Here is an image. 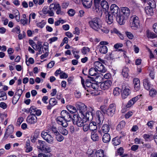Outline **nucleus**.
I'll list each match as a JSON object with an SVG mask.
<instances>
[{"label": "nucleus", "instance_id": "obj_1", "mask_svg": "<svg viewBox=\"0 0 157 157\" xmlns=\"http://www.w3.org/2000/svg\"><path fill=\"white\" fill-rule=\"evenodd\" d=\"M100 19L96 17L92 19L89 22L90 27L94 30L98 31L100 29L101 25L100 24Z\"/></svg>", "mask_w": 157, "mask_h": 157}, {"label": "nucleus", "instance_id": "obj_2", "mask_svg": "<svg viewBox=\"0 0 157 157\" xmlns=\"http://www.w3.org/2000/svg\"><path fill=\"white\" fill-rule=\"evenodd\" d=\"M139 24L140 20L137 16L136 15H133L130 17L129 25L132 29H137L139 26Z\"/></svg>", "mask_w": 157, "mask_h": 157}, {"label": "nucleus", "instance_id": "obj_3", "mask_svg": "<svg viewBox=\"0 0 157 157\" xmlns=\"http://www.w3.org/2000/svg\"><path fill=\"white\" fill-rule=\"evenodd\" d=\"M89 79H87L85 83L86 87L85 86L84 83V80L83 78L82 77L80 76L81 78V83L82 85V86L84 89L86 90L88 92H90V90L92 89H90L91 84H92V83L91 82V81H94L95 80L94 78L91 77H88Z\"/></svg>", "mask_w": 157, "mask_h": 157}, {"label": "nucleus", "instance_id": "obj_4", "mask_svg": "<svg viewBox=\"0 0 157 157\" xmlns=\"http://www.w3.org/2000/svg\"><path fill=\"white\" fill-rule=\"evenodd\" d=\"M36 116H39V110H37L33 114H30L28 116L26 119L27 123L30 124H34L37 121V118Z\"/></svg>", "mask_w": 157, "mask_h": 157}, {"label": "nucleus", "instance_id": "obj_5", "mask_svg": "<svg viewBox=\"0 0 157 157\" xmlns=\"http://www.w3.org/2000/svg\"><path fill=\"white\" fill-rule=\"evenodd\" d=\"M72 121L74 124L77 125L78 127H80L83 126L84 124L83 119L79 117L76 114H74L73 116Z\"/></svg>", "mask_w": 157, "mask_h": 157}, {"label": "nucleus", "instance_id": "obj_6", "mask_svg": "<svg viewBox=\"0 0 157 157\" xmlns=\"http://www.w3.org/2000/svg\"><path fill=\"white\" fill-rule=\"evenodd\" d=\"M61 115L63 118L64 120H65L67 122L72 121L73 114H70L68 111L66 110H63L61 112Z\"/></svg>", "mask_w": 157, "mask_h": 157}, {"label": "nucleus", "instance_id": "obj_7", "mask_svg": "<svg viewBox=\"0 0 157 157\" xmlns=\"http://www.w3.org/2000/svg\"><path fill=\"white\" fill-rule=\"evenodd\" d=\"M95 68L98 71L101 73H105L107 69L99 61H96L94 63Z\"/></svg>", "mask_w": 157, "mask_h": 157}, {"label": "nucleus", "instance_id": "obj_8", "mask_svg": "<svg viewBox=\"0 0 157 157\" xmlns=\"http://www.w3.org/2000/svg\"><path fill=\"white\" fill-rule=\"evenodd\" d=\"M95 111L92 108L90 107L89 110H88L85 113L82 115L84 116L87 119L91 120L93 119L94 117H95Z\"/></svg>", "mask_w": 157, "mask_h": 157}, {"label": "nucleus", "instance_id": "obj_9", "mask_svg": "<svg viewBox=\"0 0 157 157\" xmlns=\"http://www.w3.org/2000/svg\"><path fill=\"white\" fill-rule=\"evenodd\" d=\"M116 105L114 103L111 104L107 109V115L109 117H112L116 111Z\"/></svg>", "mask_w": 157, "mask_h": 157}, {"label": "nucleus", "instance_id": "obj_10", "mask_svg": "<svg viewBox=\"0 0 157 157\" xmlns=\"http://www.w3.org/2000/svg\"><path fill=\"white\" fill-rule=\"evenodd\" d=\"M76 106L77 110L83 115L87 110L86 106L83 103L81 102H78L76 104Z\"/></svg>", "mask_w": 157, "mask_h": 157}, {"label": "nucleus", "instance_id": "obj_11", "mask_svg": "<svg viewBox=\"0 0 157 157\" xmlns=\"http://www.w3.org/2000/svg\"><path fill=\"white\" fill-rule=\"evenodd\" d=\"M41 136L43 139L49 144H52L53 142V138L48 132L45 131H42L41 133Z\"/></svg>", "mask_w": 157, "mask_h": 157}, {"label": "nucleus", "instance_id": "obj_12", "mask_svg": "<svg viewBox=\"0 0 157 157\" xmlns=\"http://www.w3.org/2000/svg\"><path fill=\"white\" fill-rule=\"evenodd\" d=\"M40 150L45 153H48L50 151V149L46 145L45 142L40 140Z\"/></svg>", "mask_w": 157, "mask_h": 157}, {"label": "nucleus", "instance_id": "obj_13", "mask_svg": "<svg viewBox=\"0 0 157 157\" xmlns=\"http://www.w3.org/2000/svg\"><path fill=\"white\" fill-rule=\"evenodd\" d=\"M121 90V96L124 99L126 98L130 93L128 87L124 85H122Z\"/></svg>", "mask_w": 157, "mask_h": 157}, {"label": "nucleus", "instance_id": "obj_14", "mask_svg": "<svg viewBox=\"0 0 157 157\" xmlns=\"http://www.w3.org/2000/svg\"><path fill=\"white\" fill-rule=\"evenodd\" d=\"M110 12L109 13L113 15L114 17L120 13V10L119 7L115 4L112 5L110 6Z\"/></svg>", "mask_w": 157, "mask_h": 157}, {"label": "nucleus", "instance_id": "obj_15", "mask_svg": "<svg viewBox=\"0 0 157 157\" xmlns=\"http://www.w3.org/2000/svg\"><path fill=\"white\" fill-rule=\"evenodd\" d=\"M14 127L12 125H9L6 130L3 139H6L8 136L13 132Z\"/></svg>", "mask_w": 157, "mask_h": 157}, {"label": "nucleus", "instance_id": "obj_16", "mask_svg": "<svg viewBox=\"0 0 157 157\" xmlns=\"http://www.w3.org/2000/svg\"><path fill=\"white\" fill-rule=\"evenodd\" d=\"M112 82L110 80H107L101 83L100 87L102 90H108Z\"/></svg>", "mask_w": 157, "mask_h": 157}, {"label": "nucleus", "instance_id": "obj_17", "mask_svg": "<svg viewBox=\"0 0 157 157\" xmlns=\"http://www.w3.org/2000/svg\"><path fill=\"white\" fill-rule=\"evenodd\" d=\"M114 17L116 18L117 21L120 25H124L125 22V20L127 18H125L123 15H122L121 13L117 15Z\"/></svg>", "mask_w": 157, "mask_h": 157}, {"label": "nucleus", "instance_id": "obj_18", "mask_svg": "<svg viewBox=\"0 0 157 157\" xmlns=\"http://www.w3.org/2000/svg\"><path fill=\"white\" fill-rule=\"evenodd\" d=\"M104 117L101 113V111L98 110L96 112L95 116V120L97 123L98 124L101 123V121H103Z\"/></svg>", "mask_w": 157, "mask_h": 157}, {"label": "nucleus", "instance_id": "obj_19", "mask_svg": "<svg viewBox=\"0 0 157 157\" xmlns=\"http://www.w3.org/2000/svg\"><path fill=\"white\" fill-rule=\"evenodd\" d=\"M121 14L124 16L125 18H128L130 14V10L129 8L127 7H123L121 8Z\"/></svg>", "mask_w": 157, "mask_h": 157}, {"label": "nucleus", "instance_id": "obj_20", "mask_svg": "<svg viewBox=\"0 0 157 157\" xmlns=\"http://www.w3.org/2000/svg\"><path fill=\"white\" fill-rule=\"evenodd\" d=\"M141 96H142V95H140V96H138L132 98L128 102L127 104L126 105V107L127 108L130 107L138 100L139 98Z\"/></svg>", "mask_w": 157, "mask_h": 157}, {"label": "nucleus", "instance_id": "obj_21", "mask_svg": "<svg viewBox=\"0 0 157 157\" xmlns=\"http://www.w3.org/2000/svg\"><path fill=\"white\" fill-rule=\"evenodd\" d=\"M133 83L135 91H138L140 88V82L139 79L137 78H134L133 79Z\"/></svg>", "mask_w": 157, "mask_h": 157}, {"label": "nucleus", "instance_id": "obj_22", "mask_svg": "<svg viewBox=\"0 0 157 157\" xmlns=\"http://www.w3.org/2000/svg\"><path fill=\"white\" fill-rule=\"evenodd\" d=\"M114 15L110 13H107V14L106 15V21L109 24H111L113 21Z\"/></svg>", "mask_w": 157, "mask_h": 157}, {"label": "nucleus", "instance_id": "obj_23", "mask_svg": "<svg viewBox=\"0 0 157 157\" xmlns=\"http://www.w3.org/2000/svg\"><path fill=\"white\" fill-rule=\"evenodd\" d=\"M39 110L34 106H32L29 109H25V112L27 113H30V114H33L35 112Z\"/></svg>", "mask_w": 157, "mask_h": 157}, {"label": "nucleus", "instance_id": "obj_24", "mask_svg": "<svg viewBox=\"0 0 157 157\" xmlns=\"http://www.w3.org/2000/svg\"><path fill=\"white\" fill-rule=\"evenodd\" d=\"M143 85L146 90H149L150 89L151 85L147 78H145L143 80Z\"/></svg>", "mask_w": 157, "mask_h": 157}, {"label": "nucleus", "instance_id": "obj_25", "mask_svg": "<svg viewBox=\"0 0 157 157\" xmlns=\"http://www.w3.org/2000/svg\"><path fill=\"white\" fill-rule=\"evenodd\" d=\"M111 139L110 136L108 133H105L102 136V140L105 143H109Z\"/></svg>", "mask_w": 157, "mask_h": 157}, {"label": "nucleus", "instance_id": "obj_26", "mask_svg": "<svg viewBox=\"0 0 157 157\" xmlns=\"http://www.w3.org/2000/svg\"><path fill=\"white\" fill-rule=\"evenodd\" d=\"M42 11L44 14H47L48 13L50 16H52L54 15V13L52 11L48 10V6H45L42 9Z\"/></svg>", "mask_w": 157, "mask_h": 157}, {"label": "nucleus", "instance_id": "obj_27", "mask_svg": "<svg viewBox=\"0 0 157 157\" xmlns=\"http://www.w3.org/2000/svg\"><path fill=\"white\" fill-rule=\"evenodd\" d=\"M82 2L84 7L87 8H90L92 4V0H83Z\"/></svg>", "mask_w": 157, "mask_h": 157}, {"label": "nucleus", "instance_id": "obj_28", "mask_svg": "<svg viewBox=\"0 0 157 157\" xmlns=\"http://www.w3.org/2000/svg\"><path fill=\"white\" fill-rule=\"evenodd\" d=\"M30 140L28 139L26 142L25 143V151L26 152H29L32 150V147L30 146Z\"/></svg>", "mask_w": 157, "mask_h": 157}, {"label": "nucleus", "instance_id": "obj_29", "mask_svg": "<svg viewBox=\"0 0 157 157\" xmlns=\"http://www.w3.org/2000/svg\"><path fill=\"white\" fill-rule=\"evenodd\" d=\"M145 10L148 16H151L153 14V8L150 6H146L145 7Z\"/></svg>", "mask_w": 157, "mask_h": 157}, {"label": "nucleus", "instance_id": "obj_30", "mask_svg": "<svg viewBox=\"0 0 157 157\" xmlns=\"http://www.w3.org/2000/svg\"><path fill=\"white\" fill-rule=\"evenodd\" d=\"M121 137H116L113 138L112 141L113 144L115 146L119 145L121 143Z\"/></svg>", "mask_w": 157, "mask_h": 157}, {"label": "nucleus", "instance_id": "obj_31", "mask_svg": "<svg viewBox=\"0 0 157 157\" xmlns=\"http://www.w3.org/2000/svg\"><path fill=\"white\" fill-rule=\"evenodd\" d=\"M29 43L33 48L35 50H38L39 49V44H38L36 45L32 40H29Z\"/></svg>", "mask_w": 157, "mask_h": 157}, {"label": "nucleus", "instance_id": "obj_32", "mask_svg": "<svg viewBox=\"0 0 157 157\" xmlns=\"http://www.w3.org/2000/svg\"><path fill=\"white\" fill-rule=\"evenodd\" d=\"M110 130V127L109 125L106 124H104L101 127V132L105 133H108Z\"/></svg>", "mask_w": 157, "mask_h": 157}, {"label": "nucleus", "instance_id": "obj_33", "mask_svg": "<svg viewBox=\"0 0 157 157\" xmlns=\"http://www.w3.org/2000/svg\"><path fill=\"white\" fill-rule=\"evenodd\" d=\"M96 124V123L95 122L90 123L89 124V130L92 131L96 130L97 129Z\"/></svg>", "mask_w": 157, "mask_h": 157}, {"label": "nucleus", "instance_id": "obj_34", "mask_svg": "<svg viewBox=\"0 0 157 157\" xmlns=\"http://www.w3.org/2000/svg\"><path fill=\"white\" fill-rule=\"evenodd\" d=\"M129 69L127 67H124L122 70V74L124 77L127 78L128 76Z\"/></svg>", "mask_w": 157, "mask_h": 157}, {"label": "nucleus", "instance_id": "obj_35", "mask_svg": "<svg viewBox=\"0 0 157 157\" xmlns=\"http://www.w3.org/2000/svg\"><path fill=\"white\" fill-rule=\"evenodd\" d=\"M95 155L96 157H106L104 155V151L100 149L96 151Z\"/></svg>", "mask_w": 157, "mask_h": 157}, {"label": "nucleus", "instance_id": "obj_36", "mask_svg": "<svg viewBox=\"0 0 157 157\" xmlns=\"http://www.w3.org/2000/svg\"><path fill=\"white\" fill-rule=\"evenodd\" d=\"M100 5L103 9H105V10L109 8L108 3L105 0L102 1L101 2Z\"/></svg>", "mask_w": 157, "mask_h": 157}, {"label": "nucleus", "instance_id": "obj_37", "mask_svg": "<svg viewBox=\"0 0 157 157\" xmlns=\"http://www.w3.org/2000/svg\"><path fill=\"white\" fill-rule=\"evenodd\" d=\"M99 51L101 53L103 54H105L108 52L107 48L105 45L101 46L100 47Z\"/></svg>", "mask_w": 157, "mask_h": 157}, {"label": "nucleus", "instance_id": "obj_38", "mask_svg": "<svg viewBox=\"0 0 157 157\" xmlns=\"http://www.w3.org/2000/svg\"><path fill=\"white\" fill-rule=\"evenodd\" d=\"M147 36L148 38L153 39L157 37V35L153 33L147 31Z\"/></svg>", "mask_w": 157, "mask_h": 157}, {"label": "nucleus", "instance_id": "obj_39", "mask_svg": "<svg viewBox=\"0 0 157 157\" xmlns=\"http://www.w3.org/2000/svg\"><path fill=\"white\" fill-rule=\"evenodd\" d=\"M92 140L94 141H98L99 140V137L97 134L92 132L91 136Z\"/></svg>", "mask_w": 157, "mask_h": 157}, {"label": "nucleus", "instance_id": "obj_40", "mask_svg": "<svg viewBox=\"0 0 157 157\" xmlns=\"http://www.w3.org/2000/svg\"><path fill=\"white\" fill-rule=\"evenodd\" d=\"M67 108L68 110L71 113V114L75 113L76 111V108L72 105H68L67 106Z\"/></svg>", "mask_w": 157, "mask_h": 157}, {"label": "nucleus", "instance_id": "obj_41", "mask_svg": "<svg viewBox=\"0 0 157 157\" xmlns=\"http://www.w3.org/2000/svg\"><path fill=\"white\" fill-rule=\"evenodd\" d=\"M97 71L95 68H91L89 70V75L92 76H96L97 75Z\"/></svg>", "mask_w": 157, "mask_h": 157}, {"label": "nucleus", "instance_id": "obj_42", "mask_svg": "<svg viewBox=\"0 0 157 157\" xmlns=\"http://www.w3.org/2000/svg\"><path fill=\"white\" fill-rule=\"evenodd\" d=\"M143 137L146 141H150L153 139V135L144 134Z\"/></svg>", "mask_w": 157, "mask_h": 157}, {"label": "nucleus", "instance_id": "obj_43", "mask_svg": "<svg viewBox=\"0 0 157 157\" xmlns=\"http://www.w3.org/2000/svg\"><path fill=\"white\" fill-rule=\"evenodd\" d=\"M101 0H94V6L93 9L94 10L99 9L100 2Z\"/></svg>", "mask_w": 157, "mask_h": 157}, {"label": "nucleus", "instance_id": "obj_44", "mask_svg": "<svg viewBox=\"0 0 157 157\" xmlns=\"http://www.w3.org/2000/svg\"><path fill=\"white\" fill-rule=\"evenodd\" d=\"M147 3L149 5L148 6H150L151 8H153L155 9L156 6L155 2L154 0H149L147 1Z\"/></svg>", "mask_w": 157, "mask_h": 157}, {"label": "nucleus", "instance_id": "obj_45", "mask_svg": "<svg viewBox=\"0 0 157 157\" xmlns=\"http://www.w3.org/2000/svg\"><path fill=\"white\" fill-rule=\"evenodd\" d=\"M58 3H53L51 4H50L49 7V9L50 11H52V12H53V10H56V7L58 5H59Z\"/></svg>", "mask_w": 157, "mask_h": 157}, {"label": "nucleus", "instance_id": "obj_46", "mask_svg": "<svg viewBox=\"0 0 157 157\" xmlns=\"http://www.w3.org/2000/svg\"><path fill=\"white\" fill-rule=\"evenodd\" d=\"M57 102L56 99L54 98H51L49 100V105L51 107H53L56 105Z\"/></svg>", "mask_w": 157, "mask_h": 157}, {"label": "nucleus", "instance_id": "obj_47", "mask_svg": "<svg viewBox=\"0 0 157 157\" xmlns=\"http://www.w3.org/2000/svg\"><path fill=\"white\" fill-rule=\"evenodd\" d=\"M55 138L57 141L59 142H62L64 139L63 136L60 134L59 133V134H57L56 135Z\"/></svg>", "mask_w": 157, "mask_h": 157}, {"label": "nucleus", "instance_id": "obj_48", "mask_svg": "<svg viewBox=\"0 0 157 157\" xmlns=\"http://www.w3.org/2000/svg\"><path fill=\"white\" fill-rule=\"evenodd\" d=\"M121 91V89L119 87H116L113 89V94L115 96H118Z\"/></svg>", "mask_w": 157, "mask_h": 157}, {"label": "nucleus", "instance_id": "obj_49", "mask_svg": "<svg viewBox=\"0 0 157 157\" xmlns=\"http://www.w3.org/2000/svg\"><path fill=\"white\" fill-rule=\"evenodd\" d=\"M50 130L52 131V133L56 135L57 134H59V133L58 131L57 128L54 126H52L50 127Z\"/></svg>", "mask_w": 157, "mask_h": 157}, {"label": "nucleus", "instance_id": "obj_50", "mask_svg": "<svg viewBox=\"0 0 157 157\" xmlns=\"http://www.w3.org/2000/svg\"><path fill=\"white\" fill-rule=\"evenodd\" d=\"M56 9L57 11H56V13L57 14L63 15V14L64 13L61 10V7L59 4L57 5Z\"/></svg>", "mask_w": 157, "mask_h": 157}, {"label": "nucleus", "instance_id": "obj_51", "mask_svg": "<svg viewBox=\"0 0 157 157\" xmlns=\"http://www.w3.org/2000/svg\"><path fill=\"white\" fill-rule=\"evenodd\" d=\"M20 98L19 96H17V95H14L13 98V104L14 105L16 104Z\"/></svg>", "mask_w": 157, "mask_h": 157}, {"label": "nucleus", "instance_id": "obj_52", "mask_svg": "<svg viewBox=\"0 0 157 157\" xmlns=\"http://www.w3.org/2000/svg\"><path fill=\"white\" fill-rule=\"evenodd\" d=\"M107 108L105 105H101L100 107V109L104 114H107Z\"/></svg>", "mask_w": 157, "mask_h": 157}, {"label": "nucleus", "instance_id": "obj_53", "mask_svg": "<svg viewBox=\"0 0 157 157\" xmlns=\"http://www.w3.org/2000/svg\"><path fill=\"white\" fill-rule=\"evenodd\" d=\"M59 132L60 133L65 136L67 135L68 133L67 130L66 129L63 128H62V129L59 131Z\"/></svg>", "mask_w": 157, "mask_h": 157}, {"label": "nucleus", "instance_id": "obj_54", "mask_svg": "<svg viewBox=\"0 0 157 157\" xmlns=\"http://www.w3.org/2000/svg\"><path fill=\"white\" fill-rule=\"evenodd\" d=\"M91 84L90 89L92 90H90V92L93 91L92 89L94 90H97L98 88L97 84L95 83H92V84Z\"/></svg>", "mask_w": 157, "mask_h": 157}, {"label": "nucleus", "instance_id": "obj_55", "mask_svg": "<svg viewBox=\"0 0 157 157\" xmlns=\"http://www.w3.org/2000/svg\"><path fill=\"white\" fill-rule=\"evenodd\" d=\"M90 51V49L87 47H84L83 48L82 52L83 54H86Z\"/></svg>", "mask_w": 157, "mask_h": 157}, {"label": "nucleus", "instance_id": "obj_56", "mask_svg": "<svg viewBox=\"0 0 157 157\" xmlns=\"http://www.w3.org/2000/svg\"><path fill=\"white\" fill-rule=\"evenodd\" d=\"M12 32H16L17 33H20L21 32V31L20 30V28L19 26L18 25L15 28H13L12 29Z\"/></svg>", "mask_w": 157, "mask_h": 157}, {"label": "nucleus", "instance_id": "obj_57", "mask_svg": "<svg viewBox=\"0 0 157 157\" xmlns=\"http://www.w3.org/2000/svg\"><path fill=\"white\" fill-rule=\"evenodd\" d=\"M157 94V92L155 90H151L150 91L149 94L150 96L154 97Z\"/></svg>", "mask_w": 157, "mask_h": 157}, {"label": "nucleus", "instance_id": "obj_58", "mask_svg": "<svg viewBox=\"0 0 157 157\" xmlns=\"http://www.w3.org/2000/svg\"><path fill=\"white\" fill-rule=\"evenodd\" d=\"M69 16L72 17L75 14V10L73 9H70L67 12Z\"/></svg>", "mask_w": 157, "mask_h": 157}, {"label": "nucleus", "instance_id": "obj_59", "mask_svg": "<svg viewBox=\"0 0 157 157\" xmlns=\"http://www.w3.org/2000/svg\"><path fill=\"white\" fill-rule=\"evenodd\" d=\"M63 118L62 117V116H59L58 117L56 120L57 122L58 123L60 124L61 123L64 121V120H63Z\"/></svg>", "mask_w": 157, "mask_h": 157}, {"label": "nucleus", "instance_id": "obj_60", "mask_svg": "<svg viewBox=\"0 0 157 157\" xmlns=\"http://www.w3.org/2000/svg\"><path fill=\"white\" fill-rule=\"evenodd\" d=\"M39 131L38 129H36L34 135L33 136L34 138L37 139L39 138Z\"/></svg>", "mask_w": 157, "mask_h": 157}, {"label": "nucleus", "instance_id": "obj_61", "mask_svg": "<svg viewBox=\"0 0 157 157\" xmlns=\"http://www.w3.org/2000/svg\"><path fill=\"white\" fill-rule=\"evenodd\" d=\"M83 130L84 132H86L89 129V125L87 124H83Z\"/></svg>", "mask_w": 157, "mask_h": 157}, {"label": "nucleus", "instance_id": "obj_62", "mask_svg": "<svg viewBox=\"0 0 157 157\" xmlns=\"http://www.w3.org/2000/svg\"><path fill=\"white\" fill-rule=\"evenodd\" d=\"M100 29H101L102 32L106 33H108L109 32V30L108 29L104 27H102L101 25Z\"/></svg>", "mask_w": 157, "mask_h": 157}, {"label": "nucleus", "instance_id": "obj_63", "mask_svg": "<svg viewBox=\"0 0 157 157\" xmlns=\"http://www.w3.org/2000/svg\"><path fill=\"white\" fill-rule=\"evenodd\" d=\"M126 34L127 36L130 39H132L133 37L132 34L130 32H126Z\"/></svg>", "mask_w": 157, "mask_h": 157}, {"label": "nucleus", "instance_id": "obj_64", "mask_svg": "<svg viewBox=\"0 0 157 157\" xmlns=\"http://www.w3.org/2000/svg\"><path fill=\"white\" fill-rule=\"evenodd\" d=\"M54 61H52L48 64L47 67L48 68H51L54 66Z\"/></svg>", "mask_w": 157, "mask_h": 157}]
</instances>
